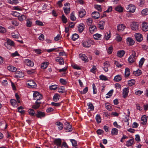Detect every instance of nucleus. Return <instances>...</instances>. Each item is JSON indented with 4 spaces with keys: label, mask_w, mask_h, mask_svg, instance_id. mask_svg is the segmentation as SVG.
Here are the masks:
<instances>
[{
    "label": "nucleus",
    "mask_w": 148,
    "mask_h": 148,
    "mask_svg": "<svg viewBox=\"0 0 148 148\" xmlns=\"http://www.w3.org/2000/svg\"><path fill=\"white\" fill-rule=\"evenodd\" d=\"M90 32L91 33H93L94 32H96L97 30V28L95 25H91L89 28Z\"/></svg>",
    "instance_id": "5701e85b"
},
{
    "label": "nucleus",
    "mask_w": 148,
    "mask_h": 148,
    "mask_svg": "<svg viewBox=\"0 0 148 148\" xmlns=\"http://www.w3.org/2000/svg\"><path fill=\"white\" fill-rule=\"evenodd\" d=\"M10 102L12 106L14 107H16L17 106V105L16 104V101L14 99H11L10 100Z\"/></svg>",
    "instance_id": "de8ad7c7"
},
{
    "label": "nucleus",
    "mask_w": 148,
    "mask_h": 148,
    "mask_svg": "<svg viewBox=\"0 0 148 148\" xmlns=\"http://www.w3.org/2000/svg\"><path fill=\"white\" fill-rule=\"evenodd\" d=\"M26 18V17L24 14H20L18 17V20L21 22L23 21Z\"/></svg>",
    "instance_id": "79ce46f5"
},
{
    "label": "nucleus",
    "mask_w": 148,
    "mask_h": 148,
    "mask_svg": "<svg viewBox=\"0 0 148 148\" xmlns=\"http://www.w3.org/2000/svg\"><path fill=\"white\" fill-rule=\"evenodd\" d=\"M48 64V62H44L41 64V68L42 69H45L47 67Z\"/></svg>",
    "instance_id": "58836bf2"
},
{
    "label": "nucleus",
    "mask_w": 148,
    "mask_h": 148,
    "mask_svg": "<svg viewBox=\"0 0 148 148\" xmlns=\"http://www.w3.org/2000/svg\"><path fill=\"white\" fill-rule=\"evenodd\" d=\"M4 45L8 49H10L14 45L13 41L9 39H7V42L4 43Z\"/></svg>",
    "instance_id": "f03ea898"
},
{
    "label": "nucleus",
    "mask_w": 148,
    "mask_h": 148,
    "mask_svg": "<svg viewBox=\"0 0 148 148\" xmlns=\"http://www.w3.org/2000/svg\"><path fill=\"white\" fill-rule=\"evenodd\" d=\"M86 12L85 10L83 9H80L79 13V15L80 17H83L86 14Z\"/></svg>",
    "instance_id": "aec40b11"
},
{
    "label": "nucleus",
    "mask_w": 148,
    "mask_h": 148,
    "mask_svg": "<svg viewBox=\"0 0 148 148\" xmlns=\"http://www.w3.org/2000/svg\"><path fill=\"white\" fill-rule=\"evenodd\" d=\"M134 36L136 40L138 42H141L143 39L142 35L139 33H136L134 34Z\"/></svg>",
    "instance_id": "1a4fd4ad"
},
{
    "label": "nucleus",
    "mask_w": 148,
    "mask_h": 148,
    "mask_svg": "<svg viewBox=\"0 0 148 148\" xmlns=\"http://www.w3.org/2000/svg\"><path fill=\"white\" fill-rule=\"evenodd\" d=\"M130 74V70L128 68H126L125 72V77H128L129 76Z\"/></svg>",
    "instance_id": "473e14b6"
},
{
    "label": "nucleus",
    "mask_w": 148,
    "mask_h": 148,
    "mask_svg": "<svg viewBox=\"0 0 148 148\" xmlns=\"http://www.w3.org/2000/svg\"><path fill=\"white\" fill-rule=\"evenodd\" d=\"M34 99L36 100V101L40 102V100L42 99V95L38 92H35L33 93Z\"/></svg>",
    "instance_id": "7ed1b4c3"
},
{
    "label": "nucleus",
    "mask_w": 148,
    "mask_h": 148,
    "mask_svg": "<svg viewBox=\"0 0 148 148\" xmlns=\"http://www.w3.org/2000/svg\"><path fill=\"white\" fill-rule=\"evenodd\" d=\"M72 66L74 69L77 70H80L81 67L76 64H73L72 65Z\"/></svg>",
    "instance_id": "4d7b16f0"
},
{
    "label": "nucleus",
    "mask_w": 148,
    "mask_h": 148,
    "mask_svg": "<svg viewBox=\"0 0 148 148\" xmlns=\"http://www.w3.org/2000/svg\"><path fill=\"white\" fill-rule=\"evenodd\" d=\"M136 57V53L134 51H132V54L128 58V62L130 63L134 62L135 60Z\"/></svg>",
    "instance_id": "20e7f679"
},
{
    "label": "nucleus",
    "mask_w": 148,
    "mask_h": 148,
    "mask_svg": "<svg viewBox=\"0 0 148 148\" xmlns=\"http://www.w3.org/2000/svg\"><path fill=\"white\" fill-rule=\"evenodd\" d=\"M113 92V90H110L106 95V98H108L112 96Z\"/></svg>",
    "instance_id": "09e8293b"
},
{
    "label": "nucleus",
    "mask_w": 148,
    "mask_h": 148,
    "mask_svg": "<svg viewBox=\"0 0 148 148\" xmlns=\"http://www.w3.org/2000/svg\"><path fill=\"white\" fill-rule=\"evenodd\" d=\"M86 23L88 26H91L92 23V19L91 18H89L86 19Z\"/></svg>",
    "instance_id": "8fccbe9b"
},
{
    "label": "nucleus",
    "mask_w": 148,
    "mask_h": 148,
    "mask_svg": "<svg viewBox=\"0 0 148 148\" xmlns=\"http://www.w3.org/2000/svg\"><path fill=\"white\" fill-rule=\"evenodd\" d=\"M85 27L84 25L83 24H80L79 25L78 27V31L79 32H82L84 30Z\"/></svg>",
    "instance_id": "a878e982"
},
{
    "label": "nucleus",
    "mask_w": 148,
    "mask_h": 148,
    "mask_svg": "<svg viewBox=\"0 0 148 148\" xmlns=\"http://www.w3.org/2000/svg\"><path fill=\"white\" fill-rule=\"evenodd\" d=\"M32 22L31 19L27 18L26 20V25L28 27L32 26Z\"/></svg>",
    "instance_id": "7c9ffc66"
},
{
    "label": "nucleus",
    "mask_w": 148,
    "mask_h": 148,
    "mask_svg": "<svg viewBox=\"0 0 148 148\" xmlns=\"http://www.w3.org/2000/svg\"><path fill=\"white\" fill-rule=\"evenodd\" d=\"M36 116L38 118L41 119L45 116V114L44 112L37 111V113Z\"/></svg>",
    "instance_id": "9d476101"
},
{
    "label": "nucleus",
    "mask_w": 148,
    "mask_h": 148,
    "mask_svg": "<svg viewBox=\"0 0 148 148\" xmlns=\"http://www.w3.org/2000/svg\"><path fill=\"white\" fill-rule=\"evenodd\" d=\"M131 28L133 30L136 31L138 30L139 28V24L138 22H133L130 25Z\"/></svg>",
    "instance_id": "39448f33"
},
{
    "label": "nucleus",
    "mask_w": 148,
    "mask_h": 148,
    "mask_svg": "<svg viewBox=\"0 0 148 148\" xmlns=\"http://www.w3.org/2000/svg\"><path fill=\"white\" fill-rule=\"evenodd\" d=\"M26 84L29 88H33L36 87V83L33 80H28Z\"/></svg>",
    "instance_id": "0eeeda50"
},
{
    "label": "nucleus",
    "mask_w": 148,
    "mask_h": 148,
    "mask_svg": "<svg viewBox=\"0 0 148 148\" xmlns=\"http://www.w3.org/2000/svg\"><path fill=\"white\" fill-rule=\"evenodd\" d=\"M41 103V102L36 101L35 104L32 106V108L35 109H36L40 106V104Z\"/></svg>",
    "instance_id": "c85d7f7f"
},
{
    "label": "nucleus",
    "mask_w": 148,
    "mask_h": 148,
    "mask_svg": "<svg viewBox=\"0 0 148 148\" xmlns=\"http://www.w3.org/2000/svg\"><path fill=\"white\" fill-rule=\"evenodd\" d=\"M92 17L94 19H98L100 17V14L99 12H94L92 14Z\"/></svg>",
    "instance_id": "f3484780"
},
{
    "label": "nucleus",
    "mask_w": 148,
    "mask_h": 148,
    "mask_svg": "<svg viewBox=\"0 0 148 148\" xmlns=\"http://www.w3.org/2000/svg\"><path fill=\"white\" fill-rule=\"evenodd\" d=\"M95 43V42L93 40H89L84 41L83 42L82 45L84 47L89 48L91 47L92 45H94Z\"/></svg>",
    "instance_id": "f257e3e1"
},
{
    "label": "nucleus",
    "mask_w": 148,
    "mask_h": 148,
    "mask_svg": "<svg viewBox=\"0 0 148 148\" xmlns=\"http://www.w3.org/2000/svg\"><path fill=\"white\" fill-rule=\"evenodd\" d=\"M70 140L73 146L75 147L77 146V143L75 140L74 139H71Z\"/></svg>",
    "instance_id": "338daca9"
},
{
    "label": "nucleus",
    "mask_w": 148,
    "mask_h": 148,
    "mask_svg": "<svg viewBox=\"0 0 148 148\" xmlns=\"http://www.w3.org/2000/svg\"><path fill=\"white\" fill-rule=\"evenodd\" d=\"M100 79L102 80L106 81L108 79L107 77L103 75H101L99 76Z\"/></svg>",
    "instance_id": "bf43d9fd"
},
{
    "label": "nucleus",
    "mask_w": 148,
    "mask_h": 148,
    "mask_svg": "<svg viewBox=\"0 0 148 148\" xmlns=\"http://www.w3.org/2000/svg\"><path fill=\"white\" fill-rule=\"evenodd\" d=\"M28 113L31 116H34L36 115V113L34 110L32 109H29L28 111Z\"/></svg>",
    "instance_id": "e433bc0d"
},
{
    "label": "nucleus",
    "mask_w": 148,
    "mask_h": 148,
    "mask_svg": "<svg viewBox=\"0 0 148 148\" xmlns=\"http://www.w3.org/2000/svg\"><path fill=\"white\" fill-rule=\"evenodd\" d=\"M65 125H66V126L65 127L66 132H69L72 131V128L71 125L68 122L65 123Z\"/></svg>",
    "instance_id": "9b49d317"
},
{
    "label": "nucleus",
    "mask_w": 148,
    "mask_h": 148,
    "mask_svg": "<svg viewBox=\"0 0 148 148\" xmlns=\"http://www.w3.org/2000/svg\"><path fill=\"white\" fill-rule=\"evenodd\" d=\"M60 97V95L58 94H55L53 97V100L56 102L58 101Z\"/></svg>",
    "instance_id": "c9c22d12"
},
{
    "label": "nucleus",
    "mask_w": 148,
    "mask_h": 148,
    "mask_svg": "<svg viewBox=\"0 0 148 148\" xmlns=\"http://www.w3.org/2000/svg\"><path fill=\"white\" fill-rule=\"evenodd\" d=\"M125 53V51L123 50H121L118 51L117 53V56L120 57L121 58L123 56Z\"/></svg>",
    "instance_id": "393cba45"
},
{
    "label": "nucleus",
    "mask_w": 148,
    "mask_h": 148,
    "mask_svg": "<svg viewBox=\"0 0 148 148\" xmlns=\"http://www.w3.org/2000/svg\"><path fill=\"white\" fill-rule=\"evenodd\" d=\"M61 103H55L52 102L51 103V104L52 106L56 107L60 106L61 105Z\"/></svg>",
    "instance_id": "0e129e2a"
},
{
    "label": "nucleus",
    "mask_w": 148,
    "mask_h": 148,
    "mask_svg": "<svg viewBox=\"0 0 148 148\" xmlns=\"http://www.w3.org/2000/svg\"><path fill=\"white\" fill-rule=\"evenodd\" d=\"M79 37V35L76 33L73 34L72 36V39L73 41L76 40Z\"/></svg>",
    "instance_id": "37998d69"
},
{
    "label": "nucleus",
    "mask_w": 148,
    "mask_h": 148,
    "mask_svg": "<svg viewBox=\"0 0 148 148\" xmlns=\"http://www.w3.org/2000/svg\"><path fill=\"white\" fill-rule=\"evenodd\" d=\"M56 125L58 127L59 130H61L62 129L63 125L62 123L58 121L56 123Z\"/></svg>",
    "instance_id": "bb28decb"
},
{
    "label": "nucleus",
    "mask_w": 148,
    "mask_h": 148,
    "mask_svg": "<svg viewBox=\"0 0 148 148\" xmlns=\"http://www.w3.org/2000/svg\"><path fill=\"white\" fill-rule=\"evenodd\" d=\"M145 61V59L143 58H142L139 62V66L140 67H141L142 66V65Z\"/></svg>",
    "instance_id": "5fc2aeb1"
},
{
    "label": "nucleus",
    "mask_w": 148,
    "mask_h": 148,
    "mask_svg": "<svg viewBox=\"0 0 148 148\" xmlns=\"http://www.w3.org/2000/svg\"><path fill=\"white\" fill-rule=\"evenodd\" d=\"M18 111L21 114H23L24 112V111L23 110V107L20 106L18 108Z\"/></svg>",
    "instance_id": "774afa93"
},
{
    "label": "nucleus",
    "mask_w": 148,
    "mask_h": 148,
    "mask_svg": "<svg viewBox=\"0 0 148 148\" xmlns=\"http://www.w3.org/2000/svg\"><path fill=\"white\" fill-rule=\"evenodd\" d=\"M118 133V130L116 128H112L111 131V134L113 135H117Z\"/></svg>",
    "instance_id": "c03bdc74"
},
{
    "label": "nucleus",
    "mask_w": 148,
    "mask_h": 148,
    "mask_svg": "<svg viewBox=\"0 0 148 148\" xmlns=\"http://www.w3.org/2000/svg\"><path fill=\"white\" fill-rule=\"evenodd\" d=\"M142 73V71L140 70H137L136 71H134L133 72L134 75L136 76H138L140 75Z\"/></svg>",
    "instance_id": "4c0bfd02"
},
{
    "label": "nucleus",
    "mask_w": 148,
    "mask_h": 148,
    "mask_svg": "<svg viewBox=\"0 0 148 148\" xmlns=\"http://www.w3.org/2000/svg\"><path fill=\"white\" fill-rule=\"evenodd\" d=\"M103 64L104 67L103 68L105 72H107L108 71V68L110 66L109 63L108 62L106 61Z\"/></svg>",
    "instance_id": "4468645a"
},
{
    "label": "nucleus",
    "mask_w": 148,
    "mask_h": 148,
    "mask_svg": "<svg viewBox=\"0 0 148 148\" xmlns=\"http://www.w3.org/2000/svg\"><path fill=\"white\" fill-rule=\"evenodd\" d=\"M105 24V22L104 21H100L99 23V27L101 29H104V25Z\"/></svg>",
    "instance_id": "a19ab883"
},
{
    "label": "nucleus",
    "mask_w": 148,
    "mask_h": 148,
    "mask_svg": "<svg viewBox=\"0 0 148 148\" xmlns=\"http://www.w3.org/2000/svg\"><path fill=\"white\" fill-rule=\"evenodd\" d=\"M127 42L128 44L130 45H134L135 42L134 40L131 38H128L127 39Z\"/></svg>",
    "instance_id": "4be33fe9"
},
{
    "label": "nucleus",
    "mask_w": 148,
    "mask_h": 148,
    "mask_svg": "<svg viewBox=\"0 0 148 148\" xmlns=\"http://www.w3.org/2000/svg\"><path fill=\"white\" fill-rule=\"evenodd\" d=\"M24 62L28 66H33L34 65V63L29 59H25Z\"/></svg>",
    "instance_id": "dca6fc26"
},
{
    "label": "nucleus",
    "mask_w": 148,
    "mask_h": 148,
    "mask_svg": "<svg viewBox=\"0 0 148 148\" xmlns=\"http://www.w3.org/2000/svg\"><path fill=\"white\" fill-rule=\"evenodd\" d=\"M115 9L116 11L119 12H123V8L120 5L116 7Z\"/></svg>",
    "instance_id": "72a5a7b5"
},
{
    "label": "nucleus",
    "mask_w": 148,
    "mask_h": 148,
    "mask_svg": "<svg viewBox=\"0 0 148 148\" xmlns=\"http://www.w3.org/2000/svg\"><path fill=\"white\" fill-rule=\"evenodd\" d=\"M125 26L123 24H120L118 25L117 29L119 32H121L123 31Z\"/></svg>",
    "instance_id": "412c9836"
},
{
    "label": "nucleus",
    "mask_w": 148,
    "mask_h": 148,
    "mask_svg": "<svg viewBox=\"0 0 148 148\" xmlns=\"http://www.w3.org/2000/svg\"><path fill=\"white\" fill-rule=\"evenodd\" d=\"M101 36V34L97 33L95 34L93 36L94 38L96 40H99Z\"/></svg>",
    "instance_id": "a18cd8bd"
},
{
    "label": "nucleus",
    "mask_w": 148,
    "mask_h": 148,
    "mask_svg": "<svg viewBox=\"0 0 148 148\" xmlns=\"http://www.w3.org/2000/svg\"><path fill=\"white\" fill-rule=\"evenodd\" d=\"M122 79V77L121 75H118L115 76L114 78V80L116 82H119Z\"/></svg>",
    "instance_id": "cd10ccee"
},
{
    "label": "nucleus",
    "mask_w": 148,
    "mask_h": 148,
    "mask_svg": "<svg viewBox=\"0 0 148 148\" xmlns=\"http://www.w3.org/2000/svg\"><path fill=\"white\" fill-rule=\"evenodd\" d=\"M69 3H66L64 5V7L63 8V10L64 13L66 14H67L70 12V8L69 6Z\"/></svg>",
    "instance_id": "423d86ee"
},
{
    "label": "nucleus",
    "mask_w": 148,
    "mask_h": 148,
    "mask_svg": "<svg viewBox=\"0 0 148 148\" xmlns=\"http://www.w3.org/2000/svg\"><path fill=\"white\" fill-rule=\"evenodd\" d=\"M112 6H108V9L104 12L103 15H105V13H109L112 11ZM106 15H105L106 16Z\"/></svg>",
    "instance_id": "603ef678"
},
{
    "label": "nucleus",
    "mask_w": 148,
    "mask_h": 148,
    "mask_svg": "<svg viewBox=\"0 0 148 148\" xmlns=\"http://www.w3.org/2000/svg\"><path fill=\"white\" fill-rule=\"evenodd\" d=\"M134 143V140L132 138L127 140L126 143V145L127 147H130L133 145Z\"/></svg>",
    "instance_id": "2eb2a0df"
},
{
    "label": "nucleus",
    "mask_w": 148,
    "mask_h": 148,
    "mask_svg": "<svg viewBox=\"0 0 148 148\" xmlns=\"http://www.w3.org/2000/svg\"><path fill=\"white\" fill-rule=\"evenodd\" d=\"M61 19L63 23H66L67 22V19L64 14L62 16Z\"/></svg>",
    "instance_id": "6e6d98bb"
},
{
    "label": "nucleus",
    "mask_w": 148,
    "mask_h": 148,
    "mask_svg": "<svg viewBox=\"0 0 148 148\" xmlns=\"http://www.w3.org/2000/svg\"><path fill=\"white\" fill-rule=\"evenodd\" d=\"M8 69L10 71L12 72H15L17 70V69L13 66H9L7 67Z\"/></svg>",
    "instance_id": "c756f323"
},
{
    "label": "nucleus",
    "mask_w": 148,
    "mask_h": 148,
    "mask_svg": "<svg viewBox=\"0 0 148 148\" xmlns=\"http://www.w3.org/2000/svg\"><path fill=\"white\" fill-rule=\"evenodd\" d=\"M54 142L56 146H61L62 143V141L60 138L56 139L54 141Z\"/></svg>",
    "instance_id": "b1692460"
},
{
    "label": "nucleus",
    "mask_w": 148,
    "mask_h": 148,
    "mask_svg": "<svg viewBox=\"0 0 148 148\" xmlns=\"http://www.w3.org/2000/svg\"><path fill=\"white\" fill-rule=\"evenodd\" d=\"M111 37L110 32L109 33L106 32L105 34L104 35V38L106 39V40H108Z\"/></svg>",
    "instance_id": "864d4df0"
},
{
    "label": "nucleus",
    "mask_w": 148,
    "mask_h": 148,
    "mask_svg": "<svg viewBox=\"0 0 148 148\" xmlns=\"http://www.w3.org/2000/svg\"><path fill=\"white\" fill-rule=\"evenodd\" d=\"M56 62H58L60 64L62 65L64 64V61L63 58L59 57L56 58Z\"/></svg>",
    "instance_id": "6ab92c4d"
},
{
    "label": "nucleus",
    "mask_w": 148,
    "mask_h": 148,
    "mask_svg": "<svg viewBox=\"0 0 148 148\" xmlns=\"http://www.w3.org/2000/svg\"><path fill=\"white\" fill-rule=\"evenodd\" d=\"M126 8L130 12L134 13L136 9V7L133 5L130 4L126 7Z\"/></svg>",
    "instance_id": "6e6552de"
},
{
    "label": "nucleus",
    "mask_w": 148,
    "mask_h": 148,
    "mask_svg": "<svg viewBox=\"0 0 148 148\" xmlns=\"http://www.w3.org/2000/svg\"><path fill=\"white\" fill-rule=\"evenodd\" d=\"M70 18L73 21H75L76 18L73 12H72L70 14Z\"/></svg>",
    "instance_id": "052dcab7"
},
{
    "label": "nucleus",
    "mask_w": 148,
    "mask_h": 148,
    "mask_svg": "<svg viewBox=\"0 0 148 148\" xmlns=\"http://www.w3.org/2000/svg\"><path fill=\"white\" fill-rule=\"evenodd\" d=\"M12 23L15 26H17L19 25V22L15 20H13L12 21Z\"/></svg>",
    "instance_id": "69168bd1"
},
{
    "label": "nucleus",
    "mask_w": 148,
    "mask_h": 148,
    "mask_svg": "<svg viewBox=\"0 0 148 148\" xmlns=\"http://www.w3.org/2000/svg\"><path fill=\"white\" fill-rule=\"evenodd\" d=\"M95 119L97 122L98 123H100L101 121L100 116L99 114H97L95 117Z\"/></svg>",
    "instance_id": "49530a36"
},
{
    "label": "nucleus",
    "mask_w": 148,
    "mask_h": 148,
    "mask_svg": "<svg viewBox=\"0 0 148 148\" xmlns=\"http://www.w3.org/2000/svg\"><path fill=\"white\" fill-rule=\"evenodd\" d=\"M129 89L127 88H125L123 90V96L124 98L127 97L128 95Z\"/></svg>",
    "instance_id": "a211bd4d"
},
{
    "label": "nucleus",
    "mask_w": 148,
    "mask_h": 148,
    "mask_svg": "<svg viewBox=\"0 0 148 148\" xmlns=\"http://www.w3.org/2000/svg\"><path fill=\"white\" fill-rule=\"evenodd\" d=\"M141 123L143 125L145 124L147 121V119L146 116L145 115H143L141 118Z\"/></svg>",
    "instance_id": "2f4dec72"
},
{
    "label": "nucleus",
    "mask_w": 148,
    "mask_h": 148,
    "mask_svg": "<svg viewBox=\"0 0 148 148\" xmlns=\"http://www.w3.org/2000/svg\"><path fill=\"white\" fill-rule=\"evenodd\" d=\"M114 64L118 68H121L123 65V64H120L118 62L116 61H115Z\"/></svg>",
    "instance_id": "680f3d73"
},
{
    "label": "nucleus",
    "mask_w": 148,
    "mask_h": 148,
    "mask_svg": "<svg viewBox=\"0 0 148 148\" xmlns=\"http://www.w3.org/2000/svg\"><path fill=\"white\" fill-rule=\"evenodd\" d=\"M87 105L88 106V109L89 111H92L94 110V107L91 103H87Z\"/></svg>",
    "instance_id": "f704fd0d"
},
{
    "label": "nucleus",
    "mask_w": 148,
    "mask_h": 148,
    "mask_svg": "<svg viewBox=\"0 0 148 148\" xmlns=\"http://www.w3.org/2000/svg\"><path fill=\"white\" fill-rule=\"evenodd\" d=\"M12 15L15 17H18L20 15V14L16 11H13L11 13Z\"/></svg>",
    "instance_id": "13d9d810"
},
{
    "label": "nucleus",
    "mask_w": 148,
    "mask_h": 148,
    "mask_svg": "<svg viewBox=\"0 0 148 148\" xmlns=\"http://www.w3.org/2000/svg\"><path fill=\"white\" fill-rule=\"evenodd\" d=\"M141 28L143 31L146 32L148 30V23L143 22L142 24Z\"/></svg>",
    "instance_id": "f8f14e48"
},
{
    "label": "nucleus",
    "mask_w": 148,
    "mask_h": 148,
    "mask_svg": "<svg viewBox=\"0 0 148 148\" xmlns=\"http://www.w3.org/2000/svg\"><path fill=\"white\" fill-rule=\"evenodd\" d=\"M64 0H61L59 1L57 3V4L60 8L62 7L63 6L62 2Z\"/></svg>",
    "instance_id": "e2e57ef3"
},
{
    "label": "nucleus",
    "mask_w": 148,
    "mask_h": 148,
    "mask_svg": "<svg viewBox=\"0 0 148 148\" xmlns=\"http://www.w3.org/2000/svg\"><path fill=\"white\" fill-rule=\"evenodd\" d=\"M24 75V74L21 72L18 71L16 73V76L18 78L23 77Z\"/></svg>",
    "instance_id": "ea45409f"
},
{
    "label": "nucleus",
    "mask_w": 148,
    "mask_h": 148,
    "mask_svg": "<svg viewBox=\"0 0 148 148\" xmlns=\"http://www.w3.org/2000/svg\"><path fill=\"white\" fill-rule=\"evenodd\" d=\"M79 58L85 62H87L88 61V59L87 57L85 54H80L79 55Z\"/></svg>",
    "instance_id": "ddd939ff"
},
{
    "label": "nucleus",
    "mask_w": 148,
    "mask_h": 148,
    "mask_svg": "<svg viewBox=\"0 0 148 148\" xmlns=\"http://www.w3.org/2000/svg\"><path fill=\"white\" fill-rule=\"evenodd\" d=\"M142 14L143 15H147L148 14V9L146 8L142 10L141 12Z\"/></svg>",
    "instance_id": "3c124183"
}]
</instances>
